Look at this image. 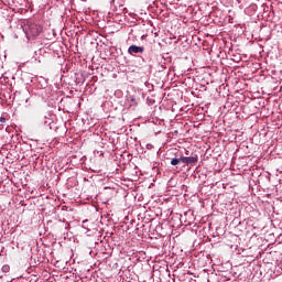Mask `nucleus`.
I'll return each mask as SVG.
<instances>
[{"instance_id": "nucleus-3", "label": "nucleus", "mask_w": 282, "mask_h": 282, "mask_svg": "<svg viewBox=\"0 0 282 282\" xmlns=\"http://www.w3.org/2000/svg\"><path fill=\"white\" fill-rule=\"evenodd\" d=\"M40 124H43V127H50L52 124V119L50 118V115H44L39 118Z\"/></svg>"}, {"instance_id": "nucleus-9", "label": "nucleus", "mask_w": 282, "mask_h": 282, "mask_svg": "<svg viewBox=\"0 0 282 282\" xmlns=\"http://www.w3.org/2000/svg\"><path fill=\"white\" fill-rule=\"evenodd\" d=\"M130 102H131V105H133L134 107L138 106V101H137L135 98H133V97L130 99Z\"/></svg>"}, {"instance_id": "nucleus-7", "label": "nucleus", "mask_w": 282, "mask_h": 282, "mask_svg": "<svg viewBox=\"0 0 282 282\" xmlns=\"http://www.w3.org/2000/svg\"><path fill=\"white\" fill-rule=\"evenodd\" d=\"M2 272H4V273L10 272V265H8V264L2 265Z\"/></svg>"}, {"instance_id": "nucleus-6", "label": "nucleus", "mask_w": 282, "mask_h": 282, "mask_svg": "<svg viewBox=\"0 0 282 282\" xmlns=\"http://www.w3.org/2000/svg\"><path fill=\"white\" fill-rule=\"evenodd\" d=\"M8 121V119L3 116L0 117V130H3V127L6 124V122Z\"/></svg>"}, {"instance_id": "nucleus-4", "label": "nucleus", "mask_w": 282, "mask_h": 282, "mask_svg": "<svg viewBox=\"0 0 282 282\" xmlns=\"http://www.w3.org/2000/svg\"><path fill=\"white\" fill-rule=\"evenodd\" d=\"M185 164H186L187 166H195V164H197V155L187 156Z\"/></svg>"}, {"instance_id": "nucleus-1", "label": "nucleus", "mask_w": 282, "mask_h": 282, "mask_svg": "<svg viewBox=\"0 0 282 282\" xmlns=\"http://www.w3.org/2000/svg\"><path fill=\"white\" fill-rule=\"evenodd\" d=\"M41 32H43V28L41 25L34 24V23L29 24V26L26 29V34L29 36H33V39H36V36H39V34H41Z\"/></svg>"}, {"instance_id": "nucleus-2", "label": "nucleus", "mask_w": 282, "mask_h": 282, "mask_svg": "<svg viewBox=\"0 0 282 282\" xmlns=\"http://www.w3.org/2000/svg\"><path fill=\"white\" fill-rule=\"evenodd\" d=\"M128 54L133 56V54H144V46L130 45L128 48Z\"/></svg>"}, {"instance_id": "nucleus-5", "label": "nucleus", "mask_w": 282, "mask_h": 282, "mask_svg": "<svg viewBox=\"0 0 282 282\" xmlns=\"http://www.w3.org/2000/svg\"><path fill=\"white\" fill-rule=\"evenodd\" d=\"M181 164L180 158H173L171 159V165L172 166H178Z\"/></svg>"}, {"instance_id": "nucleus-8", "label": "nucleus", "mask_w": 282, "mask_h": 282, "mask_svg": "<svg viewBox=\"0 0 282 282\" xmlns=\"http://www.w3.org/2000/svg\"><path fill=\"white\" fill-rule=\"evenodd\" d=\"M186 158H187V156H181V158H178V160H180V162H181L182 164H186Z\"/></svg>"}]
</instances>
